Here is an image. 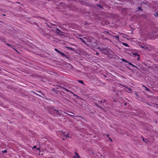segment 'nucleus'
I'll return each mask as SVG.
<instances>
[{"label":"nucleus","mask_w":158,"mask_h":158,"mask_svg":"<svg viewBox=\"0 0 158 158\" xmlns=\"http://www.w3.org/2000/svg\"><path fill=\"white\" fill-rule=\"evenodd\" d=\"M62 140H65V139H64V138H63L62 139Z\"/></svg>","instance_id":"47"},{"label":"nucleus","mask_w":158,"mask_h":158,"mask_svg":"<svg viewBox=\"0 0 158 158\" xmlns=\"http://www.w3.org/2000/svg\"><path fill=\"white\" fill-rule=\"evenodd\" d=\"M155 37L157 38H158V31L155 33Z\"/></svg>","instance_id":"18"},{"label":"nucleus","mask_w":158,"mask_h":158,"mask_svg":"<svg viewBox=\"0 0 158 158\" xmlns=\"http://www.w3.org/2000/svg\"><path fill=\"white\" fill-rule=\"evenodd\" d=\"M88 24V23L87 22H85V25H87Z\"/></svg>","instance_id":"36"},{"label":"nucleus","mask_w":158,"mask_h":158,"mask_svg":"<svg viewBox=\"0 0 158 158\" xmlns=\"http://www.w3.org/2000/svg\"><path fill=\"white\" fill-rule=\"evenodd\" d=\"M121 60H122L123 61H124V62H126V63H128V62H128V61H127L126 60H125V59H123V58H122V59H121Z\"/></svg>","instance_id":"25"},{"label":"nucleus","mask_w":158,"mask_h":158,"mask_svg":"<svg viewBox=\"0 0 158 158\" xmlns=\"http://www.w3.org/2000/svg\"><path fill=\"white\" fill-rule=\"evenodd\" d=\"M16 3H18V4H20V2H16Z\"/></svg>","instance_id":"40"},{"label":"nucleus","mask_w":158,"mask_h":158,"mask_svg":"<svg viewBox=\"0 0 158 158\" xmlns=\"http://www.w3.org/2000/svg\"><path fill=\"white\" fill-rule=\"evenodd\" d=\"M59 54H60L63 57H64L66 59V60H70V58L67 55H66L65 54H64L63 52H60Z\"/></svg>","instance_id":"6"},{"label":"nucleus","mask_w":158,"mask_h":158,"mask_svg":"<svg viewBox=\"0 0 158 158\" xmlns=\"http://www.w3.org/2000/svg\"><path fill=\"white\" fill-rule=\"evenodd\" d=\"M75 154L76 155L73 157V158H81V157L79 156L77 152H75Z\"/></svg>","instance_id":"7"},{"label":"nucleus","mask_w":158,"mask_h":158,"mask_svg":"<svg viewBox=\"0 0 158 158\" xmlns=\"http://www.w3.org/2000/svg\"><path fill=\"white\" fill-rule=\"evenodd\" d=\"M114 37L115 39H116L117 40H119V37L118 36L116 35L114 36Z\"/></svg>","instance_id":"27"},{"label":"nucleus","mask_w":158,"mask_h":158,"mask_svg":"<svg viewBox=\"0 0 158 158\" xmlns=\"http://www.w3.org/2000/svg\"><path fill=\"white\" fill-rule=\"evenodd\" d=\"M37 150L40 151V148H37Z\"/></svg>","instance_id":"39"},{"label":"nucleus","mask_w":158,"mask_h":158,"mask_svg":"<svg viewBox=\"0 0 158 158\" xmlns=\"http://www.w3.org/2000/svg\"><path fill=\"white\" fill-rule=\"evenodd\" d=\"M59 87H57H57L56 88V89H59Z\"/></svg>","instance_id":"45"},{"label":"nucleus","mask_w":158,"mask_h":158,"mask_svg":"<svg viewBox=\"0 0 158 158\" xmlns=\"http://www.w3.org/2000/svg\"><path fill=\"white\" fill-rule=\"evenodd\" d=\"M48 111L50 114L54 117H58L60 114V112L61 110L58 108L56 109L54 107H51L49 108Z\"/></svg>","instance_id":"1"},{"label":"nucleus","mask_w":158,"mask_h":158,"mask_svg":"<svg viewBox=\"0 0 158 158\" xmlns=\"http://www.w3.org/2000/svg\"><path fill=\"white\" fill-rule=\"evenodd\" d=\"M36 147H37V146H36H36H33V147L32 149H35V148H36Z\"/></svg>","instance_id":"33"},{"label":"nucleus","mask_w":158,"mask_h":158,"mask_svg":"<svg viewBox=\"0 0 158 158\" xmlns=\"http://www.w3.org/2000/svg\"><path fill=\"white\" fill-rule=\"evenodd\" d=\"M6 45L8 46H9V47L12 48V47H13L14 46L13 45H11L10 44H6Z\"/></svg>","instance_id":"24"},{"label":"nucleus","mask_w":158,"mask_h":158,"mask_svg":"<svg viewBox=\"0 0 158 158\" xmlns=\"http://www.w3.org/2000/svg\"><path fill=\"white\" fill-rule=\"evenodd\" d=\"M70 116H73V115H70Z\"/></svg>","instance_id":"50"},{"label":"nucleus","mask_w":158,"mask_h":158,"mask_svg":"<svg viewBox=\"0 0 158 158\" xmlns=\"http://www.w3.org/2000/svg\"><path fill=\"white\" fill-rule=\"evenodd\" d=\"M96 54H97V55H98L99 54H98V52H97V53H96Z\"/></svg>","instance_id":"48"},{"label":"nucleus","mask_w":158,"mask_h":158,"mask_svg":"<svg viewBox=\"0 0 158 158\" xmlns=\"http://www.w3.org/2000/svg\"><path fill=\"white\" fill-rule=\"evenodd\" d=\"M122 86H123L124 87H126L127 89L129 90L131 92L132 91V90L131 89L127 87L126 86L124 85H122L120 84Z\"/></svg>","instance_id":"13"},{"label":"nucleus","mask_w":158,"mask_h":158,"mask_svg":"<svg viewBox=\"0 0 158 158\" xmlns=\"http://www.w3.org/2000/svg\"><path fill=\"white\" fill-rule=\"evenodd\" d=\"M95 106H97V107H98V108H100V109L102 108V107L101 106H100V105H98V104L95 103Z\"/></svg>","instance_id":"21"},{"label":"nucleus","mask_w":158,"mask_h":158,"mask_svg":"<svg viewBox=\"0 0 158 158\" xmlns=\"http://www.w3.org/2000/svg\"><path fill=\"white\" fill-rule=\"evenodd\" d=\"M79 39L80 40L82 43H84V44H86V43L85 42V41L84 39L81 38H79Z\"/></svg>","instance_id":"12"},{"label":"nucleus","mask_w":158,"mask_h":158,"mask_svg":"<svg viewBox=\"0 0 158 158\" xmlns=\"http://www.w3.org/2000/svg\"><path fill=\"white\" fill-rule=\"evenodd\" d=\"M54 50L56 52H57L59 54L60 53V51H59V50H58L56 48H55L54 49Z\"/></svg>","instance_id":"23"},{"label":"nucleus","mask_w":158,"mask_h":158,"mask_svg":"<svg viewBox=\"0 0 158 158\" xmlns=\"http://www.w3.org/2000/svg\"><path fill=\"white\" fill-rule=\"evenodd\" d=\"M124 105L125 106H126L127 105V103L126 102L124 104Z\"/></svg>","instance_id":"43"},{"label":"nucleus","mask_w":158,"mask_h":158,"mask_svg":"<svg viewBox=\"0 0 158 158\" xmlns=\"http://www.w3.org/2000/svg\"><path fill=\"white\" fill-rule=\"evenodd\" d=\"M84 38L85 39H86V37H84Z\"/></svg>","instance_id":"49"},{"label":"nucleus","mask_w":158,"mask_h":158,"mask_svg":"<svg viewBox=\"0 0 158 158\" xmlns=\"http://www.w3.org/2000/svg\"><path fill=\"white\" fill-rule=\"evenodd\" d=\"M37 92L38 93H40V94H37L35 92H33V93L36 95L40 97H42L43 96V97H46V95L44 94V93H43L42 92L40 91H37Z\"/></svg>","instance_id":"4"},{"label":"nucleus","mask_w":158,"mask_h":158,"mask_svg":"<svg viewBox=\"0 0 158 158\" xmlns=\"http://www.w3.org/2000/svg\"><path fill=\"white\" fill-rule=\"evenodd\" d=\"M52 90L54 91H55V90H56L54 88H53V89H52Z\"/></svg>","instance_id":"42"},{"label":"nucleus","mask_w":158,"mask_h":158,"mask_svg":"<svg viewBox=\"0 0 158 158\" xmlns=\"http://www.w3.org/2000/svg\"><path fill=\"white\" fill-rule=\"evenodd\" d=\"M121 0H113V2H114L115 3L117 4L119 3L118 2L120 1Z\"/></svg>","instance_id":"17"},{"label":"nucleus","mask_w":158,"mask_h":158,"mask_svg":"<svg viewBox=\"0 0 158 158\" xmlns=\"http://www.w3.org/2000/svg\"><path fill=\"white\" fill-rule=\"evenodd\" d=\"M106 32V33L108 34H109V35H110V33L109 32H108V31H104V33H105Z\"/></svg>","instance_id":"31"},{"label":"nucleus","mask_w":158,"mask_h":158,"mask_svg":"<svg viewBox=\"0 0 158 158\" xmlns=\"http://www.w3.org/2000/svg\"><path fill=\"white\" fill-rule=\"evenodd\" d=\"M141 138L143 140L145 143H148V140L147 139L144 138L143 136H141Z\"/></svg>","instance_id":"8"},{"label":"nucleus","mask_w":158,"mask_h":158,"mask_svg":"<svg viewBox=\"0 0 158 158\" xmlns=\"http://www.w3.org/2000/svg\"><path fill=\"white\" fill-rule=\"evenodd\" d=\"M7 152V151L6 150H4L3 151H2L3 153H6Z\"/></svg>","instance_id":"34"},{"label":"nucleus","mask_w":158,"mask_h":158,"mask_svg":"<svg viewBox=\"0 0 158 158\" xmlns=\"http://www.w3.org/2000/svg\"><path fill=\"white\" fill-rule=\"evenodd\" d=\"M64 133H65V132H63V135H64V136L66 138L69 137V134H67V135H65L64 134Z\"/></svg>","instance_id":"20"},{"label":"nucleus","mask_w":158,"mask_h":158,"mask_svg":"<svg viewBox=\"0 0 158 158\" xmlns=\"http://www.w3.org/2000/svg\"><path fill=\"white\" fill-rule=\"evenodd\" d=\"M74 96H76V98H77V99H78V98L79 97L78 96H77V95H76L75 94H74Z\"/></svg>","instance_id":"30"},{"label":"nucleus","mask_w":158,"mask_h":158,"mask_svg":"<svg viewBox=\"0 0 158 158\" xmlns=\"http://www.w3.org/2000/svg\"><path fill=\"white\" fill-rule=\"evenodd\" d=\"M147 131H149V130H147Z\"/></svg>","instance_id":"51"},{"label":"nucleus","mask_w":158,"mask_h":158,"mask_svg":"<svg viewBox=\"0 0 158 158\" xmlns=\"http://www.w3.org/2000/svg\"><path fill=\"white\" fill-rule=\"evenodd\" d=\"M99 50L102 53L105 55H107L109 53V49L105 48H100Z\"/></svg>","instance_id":"3"},{"label":"nucleus","mask_w":158,"mask_h":158,"mask_svg":"<svg viewBox=\"0 0 158 158\" xmlns=\"http://www.w3.org/2000/svg\"><path fill=\"white\" fill-rule=\"evenodd\" d=\"M155 105H156V107L157 108H158V104L156 103H155Z\"/></svg>","instance_id":"32"},{"label":"nucleus","mask_w":158,"mask_h":158,"mask_svg":"<svg viewBox=\"0 0 158 158\" xmlns=\"http://www.w3.org/2000/svg\"><path fill=\"white\" fill-rule=\"evenodd\" d=\"M39 32L41 33L42 35L46 37L47 38L49 37V35L48 33H47L44 30L41 28H40L38 30Z\"/></svg>","instance_id":"2"},{"label":"nucleus","mask_w":158,"mask_h":158,"mask_svg":"<svg viewBox=\"0 0 158 158\" xmlns=\"http://www.w3.org/2000/svg\"><path fill=\"white\" fill-rule=\"evenodd\" d=\"M153 15L155 17H158V12L157 11V12H156V13L153 14Z\"/></svg>","instance_id":"22"},{"label":"nucleus","mask_w":158,"mask_h":158,"mask_svg":"<svg viewBox=\"0 0 158 158\" xmlns=\"http://www.w3.org/2000/svg\"><path fill=\"white\" fill-rule=\"evenodd\" d=\"M139 10H142L141 9V8H140L139 7Z\"/></svg>","instance_id":"37"},{"label":"nucleus","mask_w":158,"mask_h":158,"mask_svg":"<svg viewBox=\"0 0 158 158\" xmlns=\"http://www.w3.org/2000/svg\"><path fill=\"white\" fill-rule=\"evenodd\" d=\"M128 64H129V65H131V66H132L133 67H135V68H137V69H138V67L137 66H135V65L132 64L131 63H130V62H128Z\"/></svg>","instance_id":"15"},{"label":"nucleus","mask_w":158,"mask_h":158,"mask_svg":"<svg viewBox=\"0 0 158 158\" xmlns=\"http://www.w3.org/2000/svg\"><path fill=\"white\" fill-rule=\"evenodd\" d=\"M55 28L56 29L55 32L57 34H59V32H62V31H61L59 29L56 28Z\"/></svg>","instance_id":"11"},{"label":"nucleus","mask_w":158,"mask_h":158,"mask_svg":"<svg viewBox=\"0 0 158 158\" xmlns=\"http://www.w3.org/2000/svg\"><path fill=\"white\" fill-rule=\"evenodd\" d=\"M139 59H140V58L139 57L137 58V60H139Z\"/></svg>","instance_id":"41"},{"label":"nucleus","mask_w":158,"mask_h":158,"mask_svg":"<svg viewBox=\"0 0 158 158\" xmlns=\"http://www.w3.org/2000/svg\"><path fill=\"white\" fill-rule=\"evenodd\" d=\"M134 55H135V56H139V55L138 53H135L134 54Z\"/></svg>","instance_id":"29"},{"label":"nucleus","mask_w":158,"mask_h":158,"mask_svg":"<svg viewBox=\"0 0 158 158\" xmlns=\"http://www.w3.org/2000/svg\"><path fill=\"white\" fill-rule=\"evenodd\" d=\"M100 103H102V100H101L100 102H99ZM99 104H100V103H99Z\"/></svg>","instance_id":"46"},{"label":"nucleus","mask_w":158,"mask_h":158,"mask_svg":"<svg viewBox=\"0 0 158 158\" xmlns=\"http://www.w3.org/2000/svg\"><path fill=\"white\" fill-rule=\"evenodd\" d=\"M104 3L102 1H101V2H99L98 3H97V6L99 8H101V9H103V7L104 6Z\"/></svg>","instance_id":"5"},{"label":"nucleus","mask_w":158,"mask_h":158,"mask_svg":"<svg viewBox=\"0 0 158 158\" xmlns=\"http://www.w3.org/2000/svg\"><path fill=\"white\" fill-rule=\"evenodd\" d=\"M109 139H110V141H111V142L112 141V139L110 138H109Z\"/></svg>","instance_id":"44"},{"label":"nucleus","mask_w":158,"mask_h":158,"mask_svg":"<svg viewBox=\"0 0 158 158\" xmlns=\"http://www.w3.org/2000/svg\"><path fill=\"white\" fill-rule=\"evenodd\" d=\"M102 100V102H106V100L105 99H104L103 100Z\"/></svg>","instance_id":"35"},{"label":"nucleus","mask_w":158,"mask_h":158,"mask_svg":"<svg viewBox=\"0 0 158 158\" xmlns=\"http://www.w3.org/2000/svg\"><path fill=\"white\" fill-rule=\"evenodd\" d=\"M19 7H20V8H21V7H20V6H19Z\"/></svg>","instance_id":"52"},{"label":"nucleus","mask_w":158,"mask_h":158,"mask_svg":"<svg viewBox=\"0 0 158 158\" xmlns=\"http://www.w3.org/2000/svg\"><path fill=\"white\" fill-rule=\"evenodd\" d=\"M145 90H146V91H148V92H151L150 89H149L147 88L146 87H145Z\"/></svg>","instance_id":"26"},{"label":"nucleus","mask_w":158,"mask_h":158,"mask_svg":"<svg viewBox=\"0 0 158 158\" xmlns=\"http://www.w3.org/2000/svg\"><path fill=\"white\" fill-rule=\"evenodd\" d=\"M67 47V48H68V49L69 50H70L73 51H75V50L74 49L72 48L68 47Z\"/></svg>","instance_id":"16"},{"label":"nucleus","mask_w":158,"mask_h":158,"mask_svg":"<svg viewBox=\"0 0 158 158\" xmlns=\"http://www.w3.org/2000/svg\"><path fill=\"white\" fill-rule=\"evenodd\" d=\"M13 49L15 50V51H16L17 52H18V51L15 48H13Z\"/></svg>","instance_id":"38"},{"label":"nucleus","mask_w":158,"mask_h":158,"mask_svg":"<svg viewBox=\"0 0 158 158\" xmlns=\"http://www.w3.org/2000/svg\"><path fill=\"white\" fill-rule=\"evenodd\" d=\"M3 15L5 16V15Z\"/></svg>","instance_id":"53"},{"label":"nucleus","mask_w":158,"mask_h":158,"mask_svg":"<svg viewBox=\"0 0 158 158\" xmlns=\"http://www.w3.org/2000/svg\"><path fill=\"white\" fill-rule=\"evenodd\" d=\"M57 87H59L63 89H64L67 92L69 91V90H68V89H66L64 87H62V86H61L60 85H57Z\"/></svg>","instance_id":"10"},{"label":"nucleus","mask_w":158,"mask_h":158,"mask_svg":"<svg viewBox=\"0 0 158 158\" xmlns=\"http://www.w3.org/2000/svg\"><path fill=\"white\" fill-rule=\"evenodd\" d=\"M122 44H123V45L126 46V47H129V46L126 43H122Z\"/></svg>","instance_id":"19"},{"label":"nucleus","mask_w":158,"mask_h":158,"mask_svg":"<svg viewBox=\"0 0 158 158\" xmlns=\"http://www.w3.org/2000/svg\"><path fill=\"white\" fill-rule=\"evenodd\" d=\"M77 81L79 82V83L84 85H85L84 83V82L82 80H78Z\"/></svg>","instance_id":"14"},{"label":"nucleus","mask_w":158,"mask_h":158,"mask_svg":"<svg viewBox=\"0 0 158 158\" xmlns=\"http://www.w3.org/2000/svg\"><path fill=\"white\" fill-rule=\"evenodd\" d=\"M141 48H144L145 49H147L148 48L147 47H146V46H141Z\"/></svg>","instance_id":"28"},{"label":"nucleus","mask_w":158,"mask_h":158,"mask_svg":"<svg viewBox=\"0 0 158 158\" xmlns=\"http://www.w3.org/2000/svg\"><path fill=\"white\" fill-rule=\"evenodd\" d=\"M45 24L46 26L48 27L49 28L52 27L53 26L52 24L51 23H46Z\"/></svg>","instance_id":"9"}]
</instances>
